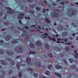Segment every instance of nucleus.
Here are the masks:
<instances>
[{
    "label": "nucleus",
    "mask_w": 78,
    "mask_h": 78,
    "mask_svg": "<svg viewBox=\"0 0 78 78\" xmlns=\"http://www.w3.org/2000/svg\"><path fill=\"white\" fill-rule=\"evenodd\" d=\"M64 52H62V53L61 54L59 55V57H58L57 58L56 60L58 61V60H62V58L64 56Z\"/></svg>",
    "instance_id": "11"
},
{
    "label": "nucleus",
    "mask_w": 78,
    "mask_h": 78,
    "mask_svg": "<svg viewBox=\"0 0 78 78\" xmlns=\"http://www.w3.org/2000/svg\"><path fill=\"white\" fill-rule=\"evenodd\" d=\"M32 27H33V28H36V29L31 30L30 31V33H33V32H34V31L35 30H37V27H36V25H33L32 26Z\"/></svg>",
    "instance_id": "17"
},
{
    "label": "nucleus",
    "mask_w": 78,
    "mask_h": 78,
    "mask_svg": "<svg viewBox=\"0 0 78 78\" xmlns=\"http://www.w3.org/2000/svg\"><path fill=\"white\" fill-rule=\"evenodd\" d=\"M69 61L70 63H72L73 64H75V61H74L73 59L72 58H69Z\"/></svg>",
    "instance_id": "25"
},
{
    "label": "nucleus",
    "mask_w": 78,
    "mask_h": 78,
    "mask_svg": "<svg viewBox=\"0 0 78 78\" xmlns=\"http://www.w3.org/2000/svg\"><path fill=\"white\" fill-rule=\"evenodd\" d=\"M60 5H62L61 6L62 9L61 10L62 11H64V4L65 3L64 2H62L60 3Z\"/></svg>",
    "instance_id": "23"
},
{
    "label": "nucleus",
    "mask_w": 78,
    "mask_h": 78,
    "mask_svg": "<svg viewBox=\"0 0 78 78\" xmlns=\"http://www.w3.org/2000/svg\"><path fill=\"white\" fill-rule=\"evenodd\" d=\"M45 75H48V76H51V74H50V71L47 70L45 72Z\"/></svg>",
    "instance_id": "26"
},
{
    "label": "nucleus",
    "mask_w": 78,
    "mask_h": 78,
    "mask_svg": "<svg viewBox=\"0 0 78 78\" xmlns=\"http://www.w3.org/2000/svg\"><path fill=\"white\" fill-rule=\"evenodd\" d=\"M44 45V50H48L50 48V45L48 44L47 43H45V44Z\"/></svg>",
    "instance_id": "14"
},
{
    "label": "nucleus",
    "mask_w": 78,
    "mask_h": 78,
    "mask_svg": "<svg viewBox=\"0 0 78 78\" xmlns=\"http://www.w3.org/2000/svg\"><path fill=\"white\" fill-rule=\"evenodd\" d=\"M48 37L50 40H51V41H52V40H53V38L51 37L50 36H49Z\"/></svg>",
    "instance_id": "50"
},
{
    "label": "nucleus",
    "mask_w": 78,
    "mask_h": 78,
    "mask_svg": "<svg viewBox=\"0 0 78 78\" xmlns=\"http://www.w3.org/2000/svg\"><path fill=\"white\" fill-rule=\"evenodd\" d=\"M36 44L37 46H38L39 47H42V44L41 41H37L36 42Z\"/></svg>",
    "instance_id": "18"
},
{
    "label": "nucleus",
    "mask_w": 78,
    "mask_h": 78,
    "mask_svg": "<svg viewBox=\"0 0 78 78\" xmlns=\"http://www.w3.org/2000/svg\"><path fill=\"white\" fill-rule=\"evenodd\" d=\"M75 58H78V54H76V55H74Z\"/></svg>",
    "instance_id": "52"
},
{
    "label": "nucleus",
    "mask_w": 78,
    "mask_h": 78,
    "mask_svg": "<svg viewBox=\"0 0 78 78\" xmlns=\"http://www.w3.org/2000/svg\"><path fill=\"white\" fill-rule=\"evenodd\" d=\"M6 37H5V39L6 41H9L10 39H11V36L10 35H7Z\"/></svg>",
    "instance_id": "21"
},
{
    "label": "nucleus",
    "mask_w": 78,
    "mask_h": 78,
    "mask_svg": "<svg viewBox=\"0 0 78 78\" xmlns=\"http://www.w3.org/2000/svg\"><path fill=\"white\" fill-rule=\"evenodd\" d=\"M26 61L29 66H34L38 68H44L45 67V64L47 62V60H44L42 62L43 63H41V61L39 60V59H36L33 60L31 62V60L30 58H27L26 59Z\"/></svg>",
    "instance_id": "1"
},
{
    "label": "nucleus",
    "mask_w": 78,
    "mask_h": 78,
    "mask_svg": "<svg viewBox=\"0 0 78 78\" xmlns=\"http://www.w3.org/2000/svg\"><path fill=\"white\" fill-rule=\"evenodd\" d=\"M48 34H47V33H45L44 34L45 36L43 38L44 39H45L47 38V36H48Z\"/></svg>",
    "instance_id": "41"
},
{
    "label": "nucleus",
    "mask_w": 78,
    "mask_h": 78,
    "mask_svg": "<svg viewBox=\"0 0 78 78\" xmlns=\"http://www.w3.org/2000/svg\"><path fill=\"white\" fill-rule=\"evenodd\" d=\"M1 43H0V45H5V46H7V47H9V48L12 47H13V45L18 43V42L17 41H10V42L11 43L9 44V43H5L4 41H1Z\"/></svg>",
    "instance_id": "2"
},
{
    "label": "nucleus",
    "mask_w": 78,
    "mask_h": 78,
    "mask_svg": "<svg viewBox=\"0 0 78 78\" xmlns=\"http://www.w3.org/2000/svg\"><path fill=\"white\" fill-rule=\"evenodd\" d=\"M43 13H44V12H45V11H46V10H45V9H43Z\"/></svg>",
    "instance_id": "57"
},
{
    "label": "nucleus",
    "mask_w": 78,
    "mask_h": 78,
    "mask_svg": "<svg viewBox=\"0 0 78 78\" xmlns=\"http://www.w3.org/2000/svg\"><path fill=\"white\" fill-rule=\"evenodd\" d=\"M58 41H64L65 42H67V41H68V39L67 38H66L65 39H63L62 38H57Z\"/></svg>",
    "instance_id": "16"
},
{
    "label": "nucleus",
    "mask_w": 78,
    "mask_h": 78,
    "mask_svg": "<svg viewBox=\"0 0 78 78\" xmlns=\"http://www.w3.org/2000/svg\"><path fill=\"white\" fill-rule=\"evenodd\" d=\"M30 54H33L34 55V56H36V52H34L32 51H30L29 52V55H30Z\"/></svg>",
    "instance_id": "39"
},
{
    "label": "nucleus",
    "mask_w": 78,
    "mask_h": 78,
    "mask_svg": "<svg viewBox=\"0 0 78 78\" xmlns=\"http://www.w3.org/2000/svg\"><path fill=\"white\" fill-rule=\"evenodd\" d=\"M76 67L75 65H73L70 66V68L69 69V71L70 73H73L75 72V69Z\"/></svg>",
    "instance_id": "6"
},
{
    "label": "nucleus",
    "mask_w": 78,
    "mask_h": 78,
    "mask_svg": "<svg viewBox=\"0 0 78 78\" xmlns=\"http://www.w3.org/2000/svg\"><path fill=\"white\" fill-rule=\"evenodd\" d=\"M5 3H7V1L1 0V2H0V16H2L3 12H5V7H3V5H5Z\"/></svg>",
    "instance_id": "3"
},
{
    "label": "nucleus",
    "mask_w": 78,
    "mask_h": 78,
    "mask_svg": "<svg viewBox=\"0 0 78 78\" xmlns=\"http://www.w3.org/2000/svg\"><path fill=\"white\" fill-rule=\"evenodd\" d=\"M38 28L39 30H37L36 32H39L40 33H44V32H42L41 31V27H38Z\"/></svg>",
    "instance_id": "31"
},
{
    "label": "nucleus",
    "mask_w": 78,
    "mask_h": 78,
    "mask_svg": "<svg viewBox=\"0 0 78 78\" xmlns=\"http://www.w3.org/2000/svg\"><path fill=\"white\" fill-rule=\"evenodd\" d=\"M47 68L49 70H51V69H53L52 65H51V64L48 65L47 66Z\"/></svg>",
    "instance_id": "27"
},
{
    "label": "nucleus",
    "mask_w": 78,
    "mask_h": 78,
    "mask_svg": "<svg viewBox=\"0 0 78 78\" xmlns=\"http://www.w3.org/2000/svg\"><path fill=\"white\" fill-rule=\"evenodd\" d=\"M63 61L64 62L66 65V66H67V65H68V63H67V62L66 61V58L63 59Z\"/></svg>",
    "instance_id": "35"
},
{
    "label": "nucleus",
    "mask_w": 78,
    "mask_h": 78,
    "mask_svg": "<svg viewBox=\"0 0 78 78\" xmlns=\"http://www.w3.org/2000/svg\"><path fill=\"white\" fill-rule=\"evenodd\" d=\"M67 32H64L62 34V36H66L67 35Z\"/></svg>",
    "instance_id": "38"
},
{
    "label": "nucleus",
    "mask_w": 78,
    "mask_h": 78,
    "mask_svg": "<svg viewBox=\"0 0 78 78\" xmlns=\"http://www.w3.org/2000/svg\"><path fill=\"white\" fill-rule=\"evenodd\" d=\"M45 22H46L47 23H50V21L49 20H48V18H46L45 19Z\"/></svg>",
    "instance_id": "42"
},
{
    "label": "nucleus",
    "mask_w": 78,
    "mask_h": 78,
    "mask_svg": "<svg viewBox=\"0 0 78 78\" xmlns=\"http://www.w3.org/2000/svg\"><path fill=\"white\" fill-rule=\"evenodd\" d=\"M16 59H20L22 61V57H21V56L19 55V56H17L16 57Z\"/></svg>",
    "instance_id": "44"
},
{
    "label": "nucleus",
    "mask_w": 78,
    "mask_h": 78,
    "mask_svg": "<svg viewBox=\"0 0 78 78\" xmlns=\"http://www.w3.org/2000/svg\"><path fill=\"white\" fill-rule=\"evenodd\" d=\"M4 24L5 25H9V23L8 22H5L4 23Z\"/></svg>",
    "instance_id": "54"
},
{
    "label": "nucleus",
    "mask_w": 78,
    "mask_h": 78,
    "mask_svg": "<svg viewBox=\"0 0 78 78\" xmlns=\"http://www.w3.org/2000/svg\"><path fill=\"white\" fill-rule=\"evenodd\" d=\"M30 47L31 48H34V45L33 43L30 42Z\"/></svg>",
    "instance_id": "29"
},
{
    "label": "nucleus",
    "mask_w": 78,
    "mask_h": 78,
    "mask_svg": "<svg viewBox=\"0 0 78 78\" xmlns=\"http://www.w3.org/2000/svg\"><path fill=\"white\" fill-rule=\"evenodd\" d=\"M72 25H73V26L74 27H76L78 26V23L75 24V23H73Z\"/></svg>",
    "instance_id": "37"
},
{
    "label": "nucleus",
    "mask_w": 78,
    "mask_h": 78,
    "mask_svg": "<svg viewBox=\"0 0 78 78\" xmlns=\"http://www.w3.org/2000/svg\"><path fill=\"white\" fill-rule=\"evenodd\" d=\"M53 37H54L55 38L56 37V35H53Z\"/></svg>",
    "instance_id": "64"
},
{
    "label": "nucleus",
    "mask_w": 78,
    "mask_h": 78,
    "mask_svg": "<svg viewBox=\"0 0 78 78\" xmlns=\"http://www.w3.org/2000/svg\"><path fill=\"white\" fill-rule=\"evenodd\" d=\"M27 70L29 72H30V73H33V69L31 68H28L27 69Z\"/></svg>",
    "instance_id": "28"
},
{
    "label": "nucleus",
    "mask_w": 78,
    "mask_h": 78,
    "mask_svg": "<svg viewBox=\"0 0 78 78\" xmlns=\"http://www.w3.org/2000/svg\"><path fill=\"white\" fill-rule=\"evenodd\" d=\"M15 50L17 53H21L23 52V49H22V47L21 46H17L15 48Z\"/></svg>",
    "instance_id": "5"
},
{
    "label": "nucleus",
    "mask_w": 78,
    "mask_h": 78,
    "mask_svg": "<svg viewBox=\"0 0 78 78\" xmlns=\"http://www.w3.org/2000/svg\"><path fill=\"white\" fill-rule=\"evenodd\" d=\"M55 49L56 51H58V52H60L61 50V49L58 46H56L55 47Z\"/></svg>",
    "instance_id": "19"
},
{
    "label": "nucleus",
    "mask_w": 78,
    "mask_h": 78,
    "mask_svg": "<svg viewBox=\"0 0 78 78\" xmlns=\"http://www.w3.org/2000/svg\"><path fill=\"white\" fill-rule=\"evenodd\" d=\"M76 13H77V11L75 9H71L67 11V14L71 17L76 16Z\"/></svg>",
    "instance_id": "4"
},
{
    "label": "nucleus",
    "mask_w": 78,
    "mask_h": 78,
    "mask_svg": "<svg viewBox=\"0 0 78 78\" xmlns=\"http://www.w3.org/2000/svg\"><path fill=\"white\" fill-rule=\"evenodd\" d=\"M52 5L53 6H56V4H55V3H53L52 4Z\"/></svg>",
    "instance_id": "58"
},
{
    "label": "nucleus",
    "mask_w": 78,
    "mask_h": 78,
    "mask_svg": "<svg viewBox=\"0 0 78 78\" xmlns=\"http://www.w3.org/2000/svg\"><path fill=\"white\" fill-rule=\"evenodd\" d=\"M5 30H6V29L3 28V29H2V30H1V31H5Z\"/></svg>",
    "instance_id": "61"
},
{
    "label": "nucleus",
    "mask_w": 78,
    "mask_h": 78,
    "mask_svg": "<svg viewBox=\"0 0 78 78\" xmlns=\"http://www.w3.org/2000/svg\"><path fill=\"white\" fill-rule=\"evenodd\" d=\"M1 62L2 64L4 65L5 66H6V65H8V63H7L4 60H1Z\"/></svg>",
    "instance_id": "20"
},
{
    "label": "nucleus",
    "mask_w": 78,
    "mask_h": 78,
    "mask_svg": "<svg viewBox=\"0 0 78 78\" xmlns=\"http://www.w3.org/2000/svg\"><path fill=\"white\" fill-rule=\"evenodd\" d=\"M55 74L57 76H58V77H60V78H61V75L59 73H55Z\"/></svg>",
    "instance_id": "33"
},
{
    "label": "nucleus",
    "mask_w": 78,
    "mask_h": 78,
    "mask_svg": "<svg viewBox=\"0 0 78 78\" xmlns=\"http://www.w3.org/2000/svg\"><path fill=\"white\" fill-rule=\"evenodd\" d=\"M70 49V47L68 46H66L65 47V51H69Z\"/></svg>",
    "instance_id": "32"
},
{
    "label": "nucleus",
    "mask_w": 78,
    "mask_h": 78,
    "mask_svg": "<svg viewBox=\"0 0 78 78\" xmlns=\"http://www.w3.org/2000/svg\"><path fill=\"white\" fill-rule=\"evenodd\" d=\"M62 43V44H67V45H70L72 44V43H64V42H61L60 41H57V43H58V44H59V43Z\"/></svg>",
    "instance_id": "22"
},
{
    "label": "nucleus",
    "mask_w": 78,
    "mask_h": 78,
    "mask_svg": "<svg viewBox=\"0 0 78 78\" xmlns=\"http://www.w3.org/2000/svg\"><path fill=\"white\" fill-rule=\"evenodd\" d=\"M29 12V13L32 14H33V15H34V10L30 11Z\"/></svg>",
    "instance_id": "40"
},
{
    "label": "nucleus",
    "mask_w": 78,
    "mask_h": 78,
    "mask_svg": "<svg viewBox=\"0 0 78 78\" xmlns=\"http://www.w3.org/2000/svg\"><path fill=\"white\" fill-rule=\"evenodd\" d=\"M22 35L23 37H25V39L24 40V41H30V36L28 35L27 36L26 35H24V34H22Z\"/></svg>",
    "instance_id": "12"
},
{
    "label": "nucleus",
    "mask_w": 78,
    "mask_h": 78,
    "mask_svg": "<svg viewBox=\"0 0 78 78\" xmlns=\"http://www.w3.org/2000/svg\"><path fill=\"white\" fill-rule=\"evenodd\" d=\"M67 75H68V78H70L72 76V75H71V74H67Z\"/></svg>",
    "instance_id": "53"
},
{
    "label": "nucleus",
    "mask_w": 78,
    "mask_h": 78,
    "mask_svg": "<svg viewBox=\"0 0 78 78\" xmlns=\"http://www.w3.org/2000/svg\"><path fill=\"white\" fill-rule=\"evenodd\" d=\"M16 30L14 31V33H20V30H17L16 31Z\"/></svg>",
    "instance_id": "45"
},
{
    "label": "nucleus",
    "mask_w": 78,
    "mask_h": 78,
    "mask_svg": "<svg viewBox=\"0 0 78 78\" xmlns=\"http://www.w3.org/2000/svg\"><path fill=\"white\" fill-rule=\"evenodd\" d=\"M61 1V0H57L56 2H60Z\"/></svg>",
    "instance_id": "59"
},
{
    "label": "nucleus",
    "mask_w": 78,
    "mask_h": 78,
    "mask_svg": "<svg viewBox=\"0 0 78 78\" xmlns=\"http://www.w3.org/2000/svg\"><path fill=\"white\" fill-rule=\"evenodd\" d=\"M53 31L55 33H57V32H56V30H55L53 29Z\"/></svg>",
    "instance_id": "60"
},
{
    "label": "nucleus",
    "mask_w": 78,
    "mask_h": 78,
    "mask_svg": "<svg viewBox=\"0 0 78 78\" xmlns=\"http://www.w3.org/2000/svg\"><path fill=\"white\" fill-rule=\"evenodd\" d=\"M6 53L7 54H8V55L9 56H13L14 53L12 51H6Z\"/></svg>",
    "instance_id": "15"
},
{
    "label": "nucleus",
    "mask_w": 78,
    "mask_h": 78,
    "mask_svg": "<svg viewBox=\"0 0 78 78\" xmlns=\"http://www.w3.org/2000/svg\"><path fill=\"white\" fill-rule=\"evenodd\" d=\"M52 40L54 42H56V39L54 38H52Z\"/></svg>",
    "instance_id": "56"
},
{
    "label": "nucleus",
    "mask_w": 78,
    "mask_h": 78,
    "mask_svg": "<svg viewBox=\"0 0 78 78\" xmlns=\"http://www.w3.org/2000/svg\"><path fill=\"white\" fill-rule=\"evenodd\" d=\"M51 15L52 17H55V18H57V19H58V18H59V15L58 14V13L54 12H52L51 13Z\"/></svg>",
    "instance_id": "8"
},
{
    "label": "nucleus",
    "mask_w": 78,
    "mask_h": 78,
    "mask_svg": "<svg viewBox=\"0 0 78 78\" xmlns=\"http://www.w3.org/2000/svg\"><path fill=\"white\" fill-rule=\"evenodd\" d=\"M33 74L34 77H36V78L38 77V74L37 73H33Z\"/></svg>",
    "instance_id": "43"
},
{
    "label": "nucleus",
    "mask_w": 78,
    "mask_h": 78,
    "mask_svg": "<svg viewBox=\"0 0 78 78\" xmlns=\"http://www.w3.org/2000/svg\"><path fill=\"white\" fill-rule=\"evenodd\" d=\"M40 78H47V77H46L44 76H43L42 78L40 77Z\"/></svg>",
    "instance_id": "62"
},
{
    "label": "nucleus",
    "mask_w": 78,
    "mask_h": 78,
    "mask_svg": "<svg viewBox=\"0 0 78 78\" xmlns=\"http://www.w3.org/2000/svg\"><path fill=\"white\" fill-rule=\"evenodd\" d=\"M5 53V51L3 49H0V54L1 55H3Z\"/></svg>",
    "instance_id": "34"
},
{
    "label": "nucleus",
    "mask_w": 78,
    "mask_h": 78,
    "mask_svg": "<svg viewBox=\"0 0 78 78\" xmlns=\"http://www.w3.org/2000/svg\"><path fill=\"white\" fill-rule=\"evenodd\" d=\"M47 55L48 57L50 58H54V55H53L52 53L51 52H49L47 53Z\"/></svg>",
    "instance_id": "13"
},
{
    "label": "nucleus",
    "mask_w": 78,
    "mask_h": 78,
    "mask_svg": "<svg viewBox=\"0 0 78 78\" xmlns=\"http://www.w3.org/2000/svg\"><path fill=\"white\" fill-rule=\"evenodd\" d=\"M55 68L57 69H62V67L59 65H57L55 66Z\"/></svg>",
    "instance_id": "30"
},
{
    "label": "nucleus",
    "mask_w": 78,
    "mask_h": 78,
    "mask_svg": "<svg viewBox=\"0 0 78 78\" xmlns=\"http://www.w3.org/2000/svg\"><path fill=\"white\" fill-rule=\"evenodd\" d=\"M5 9H9L7 11V14H13V13L14 12V11L11 10L12 9H11V8L6 7L5 8Z\"/></svg>",
    "instance_id": "7"
},
{
    "label": "nucleus",
    "mask_w": 78,
    "mask_h": 78,
    "mask_svg": "<svg viewBox=\"0 0 78 78\" xmlns=\"http://www.w3.org/2000/svg\"><path fill=\"white\" fill-rule=\"evenodd\" d=\"M27 1L29 3H32L33 2V0H27Z\"/></svg>",
    "instance_id": "48"
},
{
    "label": "nucleus",
    "mask_w": 78,
    "mask_h": 78,
    "mask_svg": "<svg viewBox=\"0 0 78 78\" xmlns=\"http://www.w3.org/2000/svg\"><path fill=\"white\" fill-rule=\"evenodd\" d=\"M53 11L56 12H60V11L58 9H54L53 10Z\"/></svg>",
    "instance_id": "47"
},
{
    "label": "nucleus",
    "mask_w": 78,
    "mask_h": 78,
    "mask_svg": "<svg viewBox=\"0 0 78 78\" xmlns=\"http://www.w3.org/2000/svg\"><path fill=\"white\" fill-rule=\"evenodd\" d=\"M76 34H75V33H74L73 34H72V36H75V35H76Z\"/></svg>",
    "instance_id": "63"
},
{
    "label": "nucleus",
    "mask_w": 78,
    "mask_h": 78,
    "mask_svg": "<svg viewBox=\"0 0 78 78\" xmlns=\"http://www.w3.org/2000/svg\"><path fill=\"white\" fill-rule=\"evenodd\" d=\"M15 28L14 27H12L10 28V29L11 30H14Z\"/></svg>",
    "instance_id": "51"
},
{
    "label": "nucleus",
    "mask_w": 78,
    "mask_h": 78,
    "mask_svg": "<svg viewBox=\"0 0 78 78\" xmlns=\"http://www.w3.org/2000/svg\"><path fill=\"white\" fill-rule=\"evenodd\" d=\"M5 59L7 61H10L9 63L12 66H14L15 64V62L14 61L12 60V59L10 58H6Z\"/></svg>",
    "instance_id": "10"
},
{
    "label": "nucleus",
    "mask_w": 78,
    "mask_h": 78,
    "mask_svg": "<svg viewBox=\"0 0 78 78\" xmlns=\"http://www.w3.org/2000/svg\"><path fill=\"white\" fill-rule=\"evenodd\" d=\"M19 77H20V78H22V72H19Z\"/></svg>",
    "instance_id": "46"
},
{
    "label": "nucleus",
    "mask_w": 78,
    "mask_h": 78,
    "mask_svg": "<svg viewBox=\"0 0 78 78\" xmlns=\"http://www.w3.org/2000/svg\"><path fill=\"white\" fill-rule=\"evenodd\" d=\"M21 62H17V65H16V66L17 68L19 70L20 69V67L21 66Z\"/></svg>",
    "instance_id": "24"
},
{
    "label": "nucleus",
    "mask_w": 78,
    "mask_h": 78,
    "mask_svg": "<svg viewBox=\"0 0 78 78\" xmlns=\"http://www.w3.org/2000/svg\"><path fill=\"white\" fill-rule=\"evenodd\" d=\"M44 56L45 59H49V58L47 57V56H46V55H44Z\"/></svg>",
    "instance_id": "55"
},
{
    "label": "nucleus",
    "mask_w": 78,
    "mask_h": 78,
    "mask_svg": "<svg viewBox=\"0 0 78 78\" xmlns=\"http://www.w3.org/2000/svg\"><path fill=\"white\" fill-rule=\"evenodd\" d=\"M13 73V71L12 70L10 69L9 72V75H11V74H12Z\"/></svg>",
    "instance_id": "36"
},
{
    "label": "nucleus",
    "mask_w": 78,
    "mask_h": 78,
    "mask_svg": "<svg viewBox=\"0 0 78 78\" xmlns=\"http://www.w3.org/2000/svg\"><path fill=\"white\" fill-rule=\"evenodd\" d=\"M36 10H38V11H39L40 10H41V9L40 8L37 7H36Z\"/></svg>",
    "instance_id": "49"
},
{
    "label": "nucleus",
    "mask_w": 78,
    "mask_h": 78,
    "mask_svg": "<svg viewBox=\"0 0 78 78\" xmlns=\"http://www.w3.org/2000/svg\"><path fill=\"white\" fill-rule=\"evenodd\" d=\"M20 16H19L18 17V18L19 19V23L20 24H21V20H22V19H23L24 18L23 16L25 15L24 13H20Z\"/></svg>",
    "instance_id": "9"
}]
</instances>
